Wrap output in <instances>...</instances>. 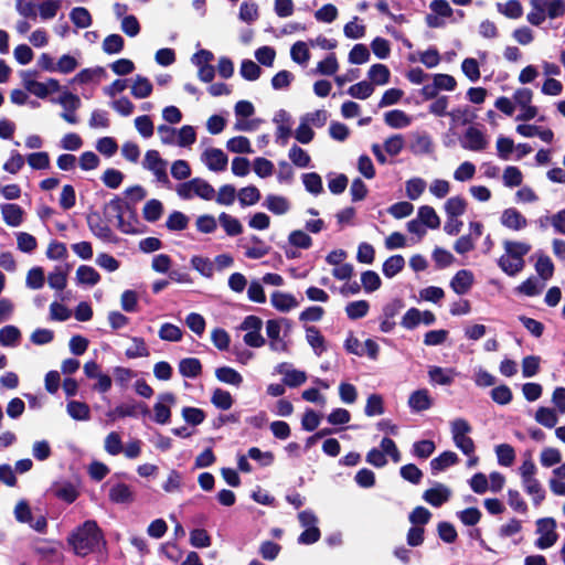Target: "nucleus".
Masks as SVG:
<instances>
[{
  "mask_svg": "<svg viewBox=\"0 0 565 565\" xmlns=\"http://www.w3.org/2000/svg\"><path fill=\"white\" fill-rule=\"evenodd\" d=\"M530 6L526 20L535 26L541 25L547 18L553 20L565 14V0H530Z\"/></svg>",
  "mask_w": 565,
  "mask_h": 565,
  "instance_id": "nucleus-3",
  "label": "nucleus"
},
{
  "mask_svg": "<svg viewBox=\"0 0 565 565\" xmlns=\"http://www.w3.org/2000/svg\"><path fill=\"white\" fill-rule=\"evenodd\" d=\"M21 340V331L15 326H6L0 329V345L17 347Z\"/></svg>",
  "mask_w": 565,
  "mask_h": 565,
  "instance_id": "nucleus-45",
  "label": "nucleus"
},
{
  "mask_svg": "<svg viewBox=\"0 0 565 565\" xmlns=\"http://www.w3.org/2000/svg\"><path fill=\"white\" fill-rule=\"evenodd\" d=\"M500 224L509 231L521 232L527 227L529 221L515 207H508L500 215Z\"/></svg>",
  "mask_w": 565,
  "mask_h": 565,
  "instance_id": "nucleus-17",
  "label": "nucleus"
},
{
  "mask_svg": "<svg viewBox=\"0 0 565 565\" xmlns=\"http://www.w3.org/2000/svg\"><path fill=\"white\" fill-rule=\"evenodd\" d=\"M417 218L427 227L435 230L440 225V218L436 211L429 205H423L418 209Z\"/></svg>",
  "mask_w": 565,
  "mask_h": 565,
  "instance_id": "nucleus-43",
  "label": "nucleus"
},
{
  "mask_svg": "<svg viewBox=\"0 0 565 565\" xmlns=\"http://www.w3.org/2000/svg\"><path fill=\"white\" fill-rule=\"evenodd\" d=\"M175 191L177 194L183 200L200 198L205 201H211L215 196L214 188L207 181L201 178H194L186 182L180 183Z\"/></svg>",
  "mask_w": 565,
  "mask_h": 565,
  "instance_id": "nucleus-4",
  "label": "nucleus"
},
{
  "mask_svg": "<svg viewBox=\"0 0 565 565\" xmlns=\"http://www.w3.org/2000/svg\"><path fill=\"white\" fill-rule=\"evenodd\" d=\"M471 430V425L465 418H456L450 423L454 444L466 456L472 455L476 450L475 443L469 436Z\"/></svg>",
  "mask_w": 565,
  "mask_h": 565,
  "instance_id": "nucleus-7",
  "label": "nucleus"
},
{
  "mask_svg": "<svg viewBox=\"0 0 565 565\" xmlns=\"http://www.w3.org/2000/svg\"><path fill=\"white\" fill-rule=\"evenodd\" d=\"M64 109L61 117L68 124L75 125L78 122L76 115L77 109L81 107V99L78 96L65 92L56 100Z\"/></svg>",
  "mask_w": 565,
  "mask_h": 565,
  "instance_id": "nucleus-15",
  "label": "nucleus"
},
{
  "mask_svg": "<svg viewBox=\"0 0 565 565\" xmlns=\"http://www.w3.org/2000/svg\"><path fill=\"white\" fill-rule=\"evenodd\" d=\"M435 320H436V318L433 312L420 311L416 308H411L403 316L401 324L405 329H414L420 323L430 326L435 322Z\"/></svg>",
  "mask_w": 565,
  "mask_h": 565,
  "instance_id": "nucleus-19",
  "label": "nucleus"
},
{
  "mask_svg": "<svg viewBox=\"0 0 565 565\" xmlns=\"http://www.w3.org/2000/svg\"><path fill=\"white\" fill-rule=\"evenodd\" d=\"M216 379L225 384L238 387L243 383V376L233 367L222 366L215 370Z\"/></svg>",
  "mask_w": 565,
  "mask_h": 565,
  "instance_id": "nucleus-39",
  "label": "nucleus"
},
{
  "mask_svg": "<svg viewBox=\"0 0 565 565\" xmlns=\"http://www.w3.org/2000/svg\"><path fill=\"white\" fill-rule=\"evenodd\" d=\"M458 456L454 451H444L430 461L433 472H439L457 463Z\"/></svg>",
  "mask_w": 565,
  "mask_h": 565,
  "instance_id": "nucleus-47",
  "label": "nucleus"
},
{
  "mask_svg": "<svg viewBox=\"0 0 565 565\" xmlns=\"http://www.w3.org/2000/svg\"><path fill=\"white\" fill-rule=\"evenodd\" d=\"M276 371L284 375V383L290 387L299 386L307 381V374L303 371L292 369L288 363L278 364Z\"/></svg>",
  "mask_w": 565,
  "mask_h": 565,
  "instance_id": "nucleus-23",
  "label": "nucleus"
},
{
  "mask_svg": "<svg viewBox=\"0 0 565 565\" xmlns=\"http://www.w3.org/2000/svg\"><path fill=\"white\" fill-rule=\"evenodd\" d=\"M211 403L218 409L227 411L232 407L234 399L230 392L215 388L211 396Z\"/></svg>",
  "mask_w": 565,
  "mask_h": 565,
  "instance_id": "nucleus-52",
  "label": "nucleus"
},
{
  "mask_svg": "<svg viewBox=\"0 0 565 565\" xmlns=\"http://www.w3.org/2000/svg\"><path fill=\"white\" fill-rule=\"evenodd\" d=\"M450 490L445 484L437 483L434 488L428 489L424 492V500L433 507H440L447 502L450 498Z\"/></svg>",
  "mask_w": 565,
  "mask_h": 565,
  "instance_id": "nucleus-27",
  "label": "nucleus"
},
{
  "mask_svg": "<svg viewBox=\"0 0 565 565\" xmlns=\"http://www.w3.org/2000/svg\"><path fill=\"white\" fill-rule=\"evenodd\" d=\"M214 54L209 50H199L191 57V63L198 68V77L204 83H210L215 76V67L212 65Z\"/></svg>",
  "mask_w": 565,
  "mask_h": 565,
  "instance_id": "nucleus-11",
  "label": "nucleus"
},
{
  "mask_svg": "<svg viewBox=\"0 0 565 565\" xmlns=\"http://www.w3.org/2000/svg\"><path fill=\"white\" fill-rule=\"evenodd\" d=\"M62 7L61 0H45L38 6L39 14L42 20L55 18Z\"/></svg>",
  "mask_w": 565,
  "mask_h": 565,
  "instance_id": "nucleus-61",
  "label": "nucleus"
},
{
  "mask_svg": "<svg viewBox=\"0 0 565 565\" xmlns=\"http://www.w3.org/2000/svg\"><path fill=\"white\" fill-rule=\"evenodd\" d=\"M270 303L279 312H289L299 306L294 295L278 290L270 295Z\"/></svg>",
  "mask_w": 565,
  "mask_h": 565,
  "instance_id": "nucleus-24",
  "label": "nucleus"
},
{
  "mask_svg": "<svg viewBox=\"0 0 565 565\" xmlns=\"http://www.w3.org/2000/svg\"><path fill=\"white\" fill-rule=\"evenodd\" d=\"M3 221L11 227H18L23 222V210L18 204L7 203L0 206Z\"/></svg>",
  "mask_w": 565,
  "mask_h": 565,
  "instance_id": "nucleus-28",
  "label": "nucleus"
},
{
  "mask_svg": "<svg viewBox=\"0 0 565 565\" xmlns=\"http://www.w3.org/2000/svg\"><path fill=\"white\" fill-rule=\"evenodd\" d=\"M460 146L465 150L482 152L489 147V138L483 131L471 126L463 132L460 139Z\"/></svg>",
  "mask_w": 565,
  "mask_h": 565,
  "instance_id": "nucleus-14",
  "label": "nucleus"
},
{
  "mask_svg": "<svg viewBox=\"0 0 565 565\" xmlns=\"http://www.w3.org/2000/svg\"><path fill=\"white\" fill-rule=\"evenodd\" d=\"M191 266L206 278H211L214 274V263L207 257L193 256L191 258Z\"/></svg>",
  "mask_w": 565,
  "mask_h": 565,
  "instance_id": "nucleus-55",
  "label": "nucleus"
},
{
  "mask_svg": "<svg viewBox=\"0 0 565 565\" xmlns=\"http://www.w3.org/2000/svg\"><path fill=\"white\" fill-rule=\"evenodd\" d=\"M196 141V131L193 126L184 125L177 129V145L181 148H188Z\"/></svg>",
  "mask_w": 565,
  "mask_h": 565,
  "instance_id": "nucleus-51",
  "label": "nucleus"
},
{
  "mask_svg": "<svg viewBox=\"0 0 565 565\" xmlns=\"http://www.w3.org/2000/svg\"><path fill=\"white\" fill-rule=\"evenodd\" d=\"M291 60L300 66H307L310 61L309 43L303 41H297L291 45L290 49Z\"/></svg>",
  "mask_w": 565,
  "mask_h": 565,
  "instance_id": "nucleus-38",
  "label": "nucleus"
},
{
  "mask_svg": "<svg viewBox=\"0 0 565 565\" xmlns=\"http://www.w3.org/2000/svg\"><path fill=\"white\" fill-rule=\"evenodd\" d=\"M226 148L234 153H252V145L248 138L244 136L233 137L226 142Z\"/></svg>",
  "mask_w": 565,
  "mask_h": 565,
  "instance_id": "nucleus-62",
  "label": "nucleus"
},
{
  "mask_svg": "<svg viewBox=\"0 0 565 565\" xmlns=\"http://www.w3.org/2000/svg\"><path fill=\"white\" fill-rule=\"evenodd\" d=\"M201 161L210 171L221 172L226 169L228 158L222 149L206 148L201 154Z\"/></svg>",
  "mask_w": 565,
  "mask_h": 565,
  "instance_id": "nucleus-16",
  "label": "nucleus"
},
{
  "mask_svg": "<svg viewBox=\"0 0 565 565\" xmlns=\"http://www.w3.org/2000/svg\"><path fill=\"white\" fill-rule=\"evenodd\" d=\"M473 284V273L467 269H461L452 277L450 287L457 295H465L471 289Z\"/></svg>",
  "mask_w": 565,
  "mask_h": 565,
  "instance_id": "nucleus-25",
  "label": "nucleus"
},
{
  "mask_svg": "<svg viewBox=\"0 0 565 565\" xmlns=\"http://www.w3.org/2000/svg\"><path fill=\"white\" fill-rule=\"evenodd\" d=\"M456 376L457 372L452 367L444 369L437 365L428 367V379L433 385H451Z\"/></svg>",
  "mask_w": 565,
  "mask_h": 565,
  "instance_id": "nucleus-22",
  "label": "nucleus"
},
{
  "mask_svg": "<svg viewBox=\"0 0 565 565\" xmlns=\"http://www.w3.org/2000/svg\"><path fill=\"white\" fill-rule=\"evenodd\" d=\"M109 499L115 503H130L134 501L135 495L129 486L117 483L110 488Z\"/></svg>",
  "mask_w": 565,
  "mask_h": 565,
  "instance_id": "nucleus-36",
  "label": "nucleus"
},
{
  "mask_svg": "<svg viewBox=\"0 0 565 565\" xmlns=\"http://www.w3.org/2000/svg\"><path fill=\"white\" fill-rule=\"evenodd\" d=\"M301 179L306 190L311 194L318 195L323 191L322 179L318 173H305Z\"/></svg>",
  "mask_w": 565,
  "mask_h": 565,
  "instance_id": "nucleus-59",
  "label": "nucleus"
},
{
  "mask_svg": "<svg viewBox=\"0 0 565 565\" xmlns=\"http://www.w3.org/2000/svg\"><path fill=\"white\" fill-rule=\"evenodd\" d=\"M526 494L531 497L532 503L539 507L545 499V490L536 478L522 481Z\"/></svg>",
  "mask_w": 565,
  "mask_h": 565,
  "instance_id": "nucleus-30",
  "label": "nucleus"
},
{
  "mask_svg": "<svg viewBox=\"0 0 565 565\" xmlns=\"http://www.w3.org/2000/svg\"><path fill=\"white\" fill-rule=\"evenodd\" d=\"M163 213V204L157 200L151 199L146 202L142 209L143 218L148 222L158 221Z\"/></svg>",
  "mask_w": 565,
  "mask_h": 565,
  "instance_id": "nucleus-50",
  "label": "nucleus"
},
{
  "mask_svg": "<svg viewBox=\"0 0 565 565\" xmlns=\"http://www.w3.org/2000/svg\"><path fill=\"white\" fill-rule=\"evenodd\" d=\"M138 414L148 415V407L145 404L119 405L116 408L107 412L106 415L110 422H115L118 418L136 417Z\"/></svg>",
  "mask_w": 565,
  "mask_h": 565,
  "instance_id": "nucleus-20",
  "label": "nucleus"
},
{
  "mask_svg": "<svg viewBox=\"0 0 565 565\" xmlns=\"http://www.w3.org/2000/svg\"><path fill=\"white\" fill-rule=\"evenodd\" d=\"M404 266V257L402 255H393L384 262L382 271L386 278H393L403 270Z\"/></svg>",
  "mask_w": 565,
  "mask_h": 565,
  "instance_id": "nucleus-46",
  "label": "nucleus"
},
{
  "mask_svg": "<svg viewBox=\"0 0 565 565\" xmlns=\"http://www.w3.org/2000/svg\"><path fill=\"white\" fill-rule=\"evenodd\" d=\"M535 546L539 550H547L558 541L557 523L553 518H541L535 521Z\"/></svg>",
  "mask_w": 565,
  "mask_h": 565,
  "instance_id": "nucleus-6",
  "label": "nucleus"
},
{
  "mask_svg": "<svg viewBox=\"0 0 565 565\" xmlns=\"http://www.w3.org/2000/svg\"><path fill=\"white\" fill-rule=\"evenodd\" d=\"M99 279V274L90 266L82 265L76 269V280L81 285L95 286Z\"/></svg>",
  "mask_w": 565,
  "mask_h": 565,
  "instance_id": "nucleus-49",
  "label": "nucleus"
},
{
  "mask_svg": "<svg viewBox=\"0 0 565 565\" xmlns=\"http://www.w3.org/2000/svg\"><path fill=\"white\" fill-rule=\"evenodd\" d=\"M298 521L305 531L299 535L298 543L310 545L320 540L321 532L318 527V516L311 510H305L298 513Z\"/></svg>",
  "mask_w": 565,
  "mask_h": 565,
  "instance_id": "nucleus-9",
  "label": "nucleus"
},
{
  "mask_svg": "<svg viewBox=\"0 0 565 565\" xmlns=\"http://www.w3.org/2000/svg\"><path fill=\"white\" fill-rule=\"evenodd\" d=\"M557 413L558 412L554 408L542 406L537 408L534 418L540 425L546 428H553L558 422Z\"/></svg>",
  "mask_w": 565,
  "mask_h": 565,
  "instance_id": "nucleus-41",
  "label": "nucleus"
},
{
  "mask_svg": "<svg viewBox=\"0 0 565 565\" xmlns=\"http://www.w3.org/2000/svg\"><path fill=\"white\" fill-rule=\"evenodd\" d=\"M264 206L276 215H284L290 210V202L281 195H267Z\"/></svg>",
  "mask_w": 565,
  "mask_h": 565,
  "instance_id": "nucleus-33",
  "label": "nucleus"
},
{
  "mask_svg": "<svg viewBox=\"0 0 565 565\" xmlns=\"http://www.w3.org/2000/svg\"><path fill=\"white\" fill-rule=\"evenodd\" d=\"M407 403L413 412L419 413L429 409L434 404V398L427 388H419L409 395Z\"/></svg>",
  "mask_w": 565,
  "mask_h": 565,
  "instance_id": "nucleus-21",
  "label": "nucleus"
},
{
  "mask_svg": "<svg viewBox=\"0 0 565 565\" xmlns=\"http://www.w3.org/2000/svg\"><path fill=\"white\" fill-rule=\"evenodd\" d=\"M384 399L380 394H371L365 404L364 413L369 417L384 414Z\"/></svg>",
  "mask_w": 565,
  "mask_h": 565,
  "instance_id": "nucleus-56",
  "label": "nucleus"
},
{
  "mask_svg": "<svg viewBox=\"0 0 565 565\" xmlns=\"http://www.w3.org/2000/svg\"><path fill=\"white\" fill-rule=\"evenodd\" d=\"M412 121V117L401 109H393L384 114V122L394 129L406 128Z\"/></svg>",
  "mask_w": 565,
  "mask_h": 565,
  "instance_id": "nucleus-29",
  "label": "nucleus"
},
{
  "mask_svg": "<svg viewBox=\"0 0 565 565\" xmlns=\"http://www.w3.org/2000/svg\"><path fill=\"white\" fill-rule=\"evenodd\" d=\"M370 305L366 300H358L349 302L345 306V313L352 320L363 318L367 315Z\"/></svg>",
  "mask_w": 565,
  "mask_h": 565,
  "instance_id": "nucleus-60",
  "label": "nucleus"
},
{
  "mask_svg": "<svg viewBox=\"0 0 565 565\" xmlns=\"http://www.w3.org/2000/svg\"><path fill=\"white\" fill-rule=\"evenodd\" d=\"M104 74L105 70L100 66L93 68H84L74 76L73 83L88 84L93 82H98Z\"/></svg>",
  "mask_w": 565,
  "mask_h": 565,
  "instance_id": "nucleus-48",
  "label": "nucleus"
},
{
  "mask_svg": "<svg viewBox=\"0 0 565 565\" xmlns=\"http://www.w3.org/2000/svg\"><path fill=\"white\" fill-rule=\"evenodd\" d=\"M259 18L258 4L252 0H245L239 6L238 19L246 23L253 24Z\"/></svg>",
  "mask_w": 565,
  "mask_h": 565,
  "instance_id": "nucleus-34",
  "label": "nucleus"
},
{
  "mask_svg": "<svg viewBox=\"0 0 565 565\" xmlns=\"http://www.w3.org/2000/svg\"><path fill=\"white\" fill-rule=\"evenodd\" d=\"M503 254L498 266L508 276H516L525 267L524 257L530 253L531 245L522 241L505 239L502 243Z\"/></svg>",
  "mask_w": 565,
  "mask_h": 565,
  "instance_id": "nucleus-2",
  "label": "nucleus"
},
{
  "mask_svg": "<svg viewBox=\"0 0 565 565\" xmlns=\"http://www.w3.org/2000/svg\"><path fill=\"white\" fill-rule=\"evenodd\" d=\"M497 10L508 19L516 20L523 15V6L519 0L498 2Z\"/></svg>",
  "mask_w": 565,
  "mask_h": 565,
  "instance_id": "nucleus-35",
  "label": "nucleus"
},
{
  "mask_svg": "<svg viewBox=\"0 0 565 565\" xmlns=\"http://www.w3.org/2000/svg\"><path fill=\"white\" fill-rule=\"evenodd\" d=\"M306 340L318 356L327 351L326 339L316 327H306Z\"/></svg>",
  "mask_w": 565,
  "mask_h": 565,
  "instance_id": "nucleus-31",
  "label": "nucleus"
},
{
  "mask_svg": "<svg viewBox=\"0 0 565 565\" xmlns=\"http://www.w3.org/2000/svg\"><path fill=\"white\" fill-rule=\"evenodd\" d=\"M289 329L290 324L287 319H269L266 321V334L268 337V345L273 352H286L288 344L281 337L282 328Z\"/></svg>",
  "mask_w": 565,
  "mask_h": 565,
  "instance_id": "nucleus-10",
  "label": "nucleus"
},
{
  "mask_svg": "<svg viewBox=\"0 0 565 565\" xmlns=\"http://www.w3.org/2000/svg\"><path fill=\"white\" fill-rule=\"evenodd\" d=\"M367 76L372 85L383 86L390 82L391 72L384 64H374L370 67Z\"/></svg>",
  "mask_w": 565,
  "mask_h": 565,
  "instance_id": "nucleus-40",
  "label": "nucleus"
},
{
  "mask_svg": "<svg viewBox=\"0 0 565 565\" xmlns=\"http://www.w3.org/2000/svg\"><path fill=\"white\" fill-rule=\"evenodd\" d=\"M153 86L151 82L141 75H137L130 86V93L135 98L143 99L152 94Z\"/></svg>",
  "mask_w": 565,
  "mask_h": 565,
  "instance_id": "nucleus-32",
  "label": "nucleus"
},
{
  "mask_svg": "<svg viewBox=\"0 0 565 565\" xmlns=\"http://www.w3.org/2000/svg\"><path fill=\"white\" fill-rule=\"evenodd\" d=\"M177 404V396L173 393L166 392L157 396L153 404V422L159 425H167L171 419V411Z\"/></svg>",
  "mask_w": 565,
  "mask_h": 565,
  "instance_id": "nucleus-12",
  "label": "nucleus"
},
{
  "mask_svg": "<svg viewBox=\"0 0 565 565\" xmlns=\"http://www.w3.org/2000/svg\"><path fill=\"white\" fill-rule=\"evenodd\" d=\"M516 132L525 138L539 137L542 141L551 143L554 140V132L550 128H542L535 125L522 124L516 126Z\"/></svg>",
  "mask_w": 565,
  "mask_h": 565,
  "instance_id": "nucleus-26",
  "label": "nucleus"
},
{
  "mask_svg": "<svg viewBox=\"0 0 565 565\" xmlns=\"http://www.w3.org/2000/svg\"><path fill=\"white\" fill-rule=\"evenodd\" d=\"M218 223L228 236H237L243 233V225L238 218L228 213L222 212L218 215Z\"/></svg>",
  "mask_w": 565,
  "mask_h": 565,
  "instance_id": "nucleus-37",
  "label": "nucleus"
},
{
  "mask_svg": "<svg viewBox=\"0 0 565 565\" xmlns=\"http://www.w3.org/2000/svg\"><path fill=\"white\" fill-rule=\"evenodd\" d=\"M466 201L460 196L449 198L445 203V212L448 217H458L466 211Z\"/></svg>",
  "mask_w": 565,
  "mask_h": 565,
  "instance_id": "nucleus-64",
  "label": "nucleus"
},
{
  "mask_svg": "<svg viewBox=\"0 0 565 565\" xmlns=\"http://www.w3.org/2000/svg\"><path fill=\"white\" fill-rule=\"evenodd\" d=\"M142 167L150 171L158 182L163 184L169 183V177L167 172L168 162L161 158L159 151L148 150L145 153Z\"/></svg>",
  "mask_w": 565,
  "mask_h": 565,
  "instance_id": "nucleus-13",
  "label": "nucleus"
},
{
  "mask_svg": "<svg viewBox=\"0 0 565 565\" xmlns=\"http://www.w3.org/2000/svg\"><path fill=\"white\" fill-rule=\"evenodd\" d=\"M274 122L276 125V142L285 146L291 136V116L285 110H278L274 116Z\"/></svg>",
  "mask_w": 565,
  "mask_h": 565,
  "instance_id": "nucleus-18",
  "label": "nucleus"
},
{
  "mask_svg": "<svg viewBox=\"0 0 565 565\" xmlns=\"http://www.w3.org/2000/svg\"><path fill=\"white\" fill-rule=\"evenodd\" d=\"M237 198L242 206H249L260 200V192L255 185H248L237 192Z\"/></svg>",
  "mask_w": 565,
  "mask_h": 565,
  "instance_id": "nucleus-54",
  "label": "nucleus"
},
{
  "mask_svg": "<svg viewBox=\"0 0 565 565\" xmlns=\"http://www.w3.org/2000/svg\"><path fill=\"white\" fill-rule=\"evenodd\" d=\"M67 543L73 553L81 557L95 553L106 545L102 529L93 520L85 521L77 526L68 535Z\"/></svg>",
  "mask_w": 565,
  "mask_h": 565,
  "instance_id": "nucleus-1",
  "label": "nucleus"
},
{
  "mask_svg": "<svg viewBox=\"0 0 565 565\" xmlns=\"http://www.w3.org/2000/svg\"><path fill=\"white\" fill-rule=\"evenodd\" d=\"M67 414L75 420H88L90 418V409L87 404L78 401H71L66 405Z\"/></svg>",
  "mask_w": 565,
  "mask_h": 565,
  "instance_id": "nucleus-44",
  "label": "nucleus"
},
{
  "mask_svg": "<svg viewBox=\"0 0 565 565\" xmlns=\"http://www.w3.org/2000/svg\"><path fill=\"white\" fill-rule=\"evenodd\" d=\"M201 363L195 358H186L179 363V371L185 377H196L201 373Z\"/></svg>",
  "mask_w": 565,
  "mask_h": 565,
  "instance_id": "nucleus-57",
  "label": "nucleus"
},
{
  "mask_svg": "<svg viewBox=\"0 0 565 565\" xmlns=\"http://www.w3.org/2000/svg\"><path fill=\"white\" fill-rule=\"evenodd\" d=\"M23 87L39 98H45L50 94L61 89L60 82L55 78H49L46 82H38L36 73L33 71H22L20 73Z\"/></svg>",
  "mask_w": 565,
  "mask_h": 565,
  "instance_id": "nucleus-5",
  "label": "nucleus"
},
{
  "mask_svg": "<svg viewBox=\"0 0 565 565\" xmlns=\"http://www.w3.org/2000/svg\"><path fill=\"white\" fill-rule=\"evenodd\" d=\"M339 70V62L335 56V54L331 53L326 58L320 61L315 71L313 74L317 75H323V76H332L334 75Z\"/></svg>",
  "mask_w": 565,
  "mask_h": 565,
  "instance_id": "nucleus-42",
  "label": "nucleus"
},
{
  "mask_svg": "<svg viewBox=\"0 0 565 565\" xmlns=\"http://www.w3.org/2000/svg\"><path fill=\"white\" fill-rule=\"evenodd\" d=\"M427 186V183L424 179L422 178H412L409 180L406 181L405 183V192H406V196L409 199V200H417L425 191Z\"/></svg>",
  "mask_w": 565,
  "mask_h": 565,
  "instance_id": "nucleus-53",
  "label": "nucleus"
},
{
  "mask_svg": "<svg viewBox=\"0 0 565 565\" xmlns=\"http://www.w3.org/2000/svg\"><path fill=\"white\" fill-rule=\"evenodd\" d=\"M502 180L508 188L519 186L523 182V174L518 167L509 166L503 170Z\"/></svg>",
  "mask_w": 565,
  "mask_h": 565,
  "instance_id": "nucleus-63",
  "label": "nucleus"
},
{
  "mask_svg": "<svg viewBox=\"0 0 565 565\" xmlns=\"http://www.w3.org/2000/svg\"><path fill=\"white\" fill-rule=\"evenodd\" d=\"M263 320L254 315L244 318L238 329L244 331V343L249 348H262L266 340L262 335Z\"/></svg>",
  "mask_w": 565,
  "mask_h": 565,
  "instance_id": "nucleus-8",
  "label": "nucleus"
},
{
  "mask_svg": "<svg viewBox=\"0 0 565 565\" xmlns=\"http://www.w3.org/2000/svg\"><path fill=\"white\" fill-rule=\"evenodd\" d=\"M71 21L81 29H86L92 24L90 13L86 8L76 7L70 12Z\"/></svg>",
  "mask_w": 565,
  "mask_h": 565,
  "instance_id": "nucleus-58",
  "label": "nucleus"
}]
</instances>
